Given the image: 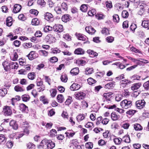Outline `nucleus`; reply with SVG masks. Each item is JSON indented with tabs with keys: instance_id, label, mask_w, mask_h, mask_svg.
Instances as JSON below:
<instances>
[{
	"instance_id": "nucleus-1",
	"label": "nucleus",
	"mask_w": 149,
	"mask_h": 149,
	"mask_svg": "<svg viewBox=\"0 0 149 149\" xmlns=\"http://www.w3.org/2000/svg\"><path fill=\"white\" fill-rule=\"evenodd\" d=\"M132 105L131 101L125 99L121 102L120 105L123 109H127L130 108Z\"/></svg>"
},
{
	"instance_id": "nucleus-2",
	"label": "nucleus",
	"mask_w": 149,
	"mask_h": 149,
	"mask_svg": "<svg viewBox=\"0 0 149 149\" xmlns=\"http://www.w3.org/2000/svg\"><path fill=\"white\" fill-rule=\"evenodd\" d=\"M31 126L29 125L28 122L25 121L22 123V127L23 130V131L27 135H28L29 133V129L30 128Z\"/></svg>"
},
{
	"instance_id": "nucleus-3",
	"label": "nucleus",
	"mask_w": 149,
	"mask_h": 149,
	"mask_svg": "<svg viewBox=\"0 0 149 149\" xmlns=\"http://www.w3.org/2000/svg\"><path fill=\"white\" fill-rule=\"evenodd\" d=\"M74 95L75 98L79 100L84 99L86 96V93L82 91L77 92L75 93Z\"/></svg>"
},
{
	"instance_id": "nucleus-4",
	"label": "nucleus",
	"mask_w": 149,
	"mask_h": 149,
	"mask_svg": "<svg viewBox=\"0 0 149 149\" xmlns=\"http://www.w3.org/2000/svg\"><path fill=\"white\" fill-rule=\"evenodd\" d=\"M53 29L54 31L57 33H60L63 30V26L62 25L56 24L53 26Z\"/></svg>"
},
{
	"instance_id": "nucleus-5",
	"label": "nucleus",
	"mask_w": 149,
	"mask_h": 149,
	"mask_svg": "<svg viewBox=\"0 0 149 149\" xmlns=\"http://www.w3.org/2000/svg\"><path fill=\"white\" fill-rule=\"evenodd\" d=\"M145 104L146 102L144 100H138L135 103L136 107L139 109L143 108L144 107Z\"/></svg>"
},
{
	"instance_id": "nucleus-6",
	"label": "nucleus",
	"mask_w": 149,
	"mask_h": 149,
	"mask_svg": "<svg viewBox=\"0 0 149 149\" xmlns=\"http://www.w3.org/2000/svg\"><path fill=\"white\" fill-rule=\"evenodd\" d=\"M3 112L6 116L10 115L12 114V111L10 107L6 106L3 109Z\"/></svg>"
},
{
	"instance_id": "nucleus-7",
	"label": "nucleus",
	"mask_w": 149,
	"mask_h": 149,
	"mask_svg": "<svg viewBox=\"0 0 149 149\" xmlns=\"http://www.w3.org/2000/svg\"><path fill=\"white\" fill-rule=\"evenodd\" d=\"M38 55L37 53L34 51H31L27 55L29 59L30 60H32L33 59L37 58Z\"/></svg>"
},
{
	"instance_id": "nucleus-8",
	"label": "nucleus",
	"mask_w": 149,
	"mask_h": 149,
	"mask_svg": "<svg viewBox=\"0 0 149 149\" xmlns=\"http://www.w3.org/2000/svg\"><path fill=\"white\" fill-rule=\"evenodd\" d=\"M19 107L20 110L22 112L26 113H28L29 111L28 107L24 104H19Z\"/></svg>"
},
{
	"instance_id": "nucleus-9",
	"label": "nucleus",
	"mask_w": 149,
	"mask_h": 149,
	"mask_svg": "<svg viewBox=\"0 0 149 149\" xmlns=\"http://www.w3.org/2000/svg\"><path fill=\"white\" fill-rule=\"evenodd\" d=\"M113 93L111 92H108L104 93L103 97L104 98L106 101H110L111 99L113 96Z\"/></svg>"
},
{
	"instance_id": "nucleus-10",
	"label": "nucleus",
	"mask_w": 149,
	"mask_h": 149,
	"mask_svg": "<svg viewBox=\"0 0 149 149\" xmlns=\"http://www.w3.org/2000/svg\"><path fill=\"white\" fill-rule=\"evenodd\" d=\"M45 18L47 20L52 22L54 20L53 16L51 13L47 12L45 14Z\"/></svg>"
},
{
	"instance_id": "nucleus-11",
	"label": "nucleus",
	"mask_w": 149,
	"mask_h": 149,
	"mask_svg": "<svg viewBox=\"0 0 149 149\" xmlns=\"http://www.w3.org/2000/svg\"><path fill=\"white\" fill-rule=\"evenodd\" d=\"M2 65L4 67V70L6 71H8L10 68V62L8 63L7 61L3 62L2 63Z\"/></svg>"
},
{
	"instance_id": "nucleus-12",
	"label": "nucleus",
	"mask_w": 149,
	"mask_h": 149,
	"mask_svg": "<svg viewBox=\"0 0 149 149\" xmlns=\"http://www.w3.org/2000/svg\"><path fill=\"white\" fill-rule=\"evenodd\" d=\"M77 38L79 40H85L88 39V38L85 36L80 33H75Z\"/></svg>"
},
{
	"instance_id": "nucleus-13",
	"label": "nucleus",
	"mask_w": 149,
	"mask_h": 149,
	"mask_svg": "<svg viewBox=\"0 0 149 149\" xmlns=\"http://www.w3.org/2000/svg\"><path fill=\"white\" fill-rule=\"evenodd\" d=\"M45 39L47 42L50 43L54 42L56 40L54 37L51 35H49L46 36Z\"/></svg>"
},
{
	"instance_id": "nucleus-14",
	"label": "nucleus",
	"mask_w": 149,
	"mask_h": 149,
	"mask_svg": "<svg viewBox=\"0 0 149 149\" xmlns=\"http://www.w3.org/2000/svg\"><path fill=\"white\" fill-rule=\"evenodd\" d=\"M86 31L89 34L91 35L94 34L96 31L91 26H87L85 28Z\"/></svg>"
},
{
	"instance_id": "nucleus-15",
	"label": "nucleus",
	"mask_w": 149,
	"mask_h": 149,
	"mask_svg": "<svg viewBox=\"0 0 149 149\" xmlns=\"http://www.w3.org/2000/svg\"><path fill=\"white\" fill-rule=\"evenodd\" d=\"M81 88L80 85L77 83H73L70 87V89L71 91H74L79 90Z\"/></svg>"
},
{
	"instance_id": "nucleus-16",
	"label": "nucleus",
	"mask_w": 149,
	"mask_h": 149,
	"mask_svg": "<svg viewBox=\"0 0 149 149\" xmlns=\"http://www.w3.org/2000/svg\"><path fill=\"white\" fill-rule=\"evenodd\" d=\"M42 23V21L37 18L33 19L31 22L32 24L34 25H38L41 24Z\"/></svg>"
},
{
	"instance_id": "nucleus-17",
	"label": "nucleus",
	"mask_w": 149,
	"mask_h": 149,
	"mask_svg": "<svg viewBox=\"0 0 149 149\" xmlns=\"http://www.w3.org/2000/svg\"><path fill=\"white\" fill-rule=\"evenodd\" d=\"M54 10L57 14L62 15L64 13L59 6H57L54 8Z\"/></svg>"
},
{
	"instance_id": "nucleus-18",
	"label": "nucleus",
	"mask_w": 149,
	"mask_h": 149,
	"mask_svg": "<svg viewBox=\"0 0 149 149\" xmlns=\"http://www.w3.org/2000/svg\"><path fill=\"white\" fill-rule=\"evenodd\" d=\"M22 9V6L21 5L19 4H16L14 6V8L13 12L15 13L19 12Z\"/></svg>"
},
{
	"instance_id": "nucleus-19",
	"label": "nucleus",
	"mask_w": 149,
	"mask_h": 149,
	"mask_svg": "<svg viewBox=\"0 0 149 149\" xmlns=\"http://www.w3.org/2000/svg\"><path fill=\"white\" fill-rule=\"evenodd\" d=\"M10 125L14 130H16L18 128V125L14 120H11L10 122Z\"/></svg>"
},
{
	"instance_id": "nucleus-20",
	"label": "nucleus",
	"mask_w": 149,
	"mask_h": 149,
	"mask_svg": "<svg viewBox=\"0 0 149 149\" xmlns=\"http://www.w3.org/2000/svg\"><path fill=\"white\" fill-rule=\"evenodd\" d=\"M86 52L92 58L96 57L98 54L97 53L91 49L88 50Z\"/></svg>"
},
{
	"instance_id": "nucleus-21",
	"label": "nucleus",
	"mask_w": 149,
	"mask_h": 149,
	"mask_svg": "<svg viewBox=\"0 0 149 149\" xmlns=\"http://www.w3.org/2000/svg\"><path fill=\"white\" fill-rule=\"evenodd\" d=\"M71 16L68 14H65L63 15L61 18L62 21L64 22H67L71 19Z\"/></svg>"
},
{
	"instance_id": "nucleus-22",
	"label": "nucleus",
	"mask_w": 149,
	"mask_h": 149,
	"mask_svg": "<svg viewBox=\"0 0 149 149\" xmlns=\"http://www.w3.org/2000/svg\"><path fill=\"white\" fill-rule=\"evenodd\" d=\"M74 53L77 55H82L84 54V50L81 48H78L76 49L74 51Z\"/></svg>"
},
{
	"instance_id": "nucleus-23",
	"label": "nucleus",
	"mask_w": 149,
	"mask_h": 149,
	"mask_svg": "<svg viewBox=\"0 0 149 149\" xmlns=\"http://www.w3.org/2000/svg\"><path fill=\"white\" fill-rule=\"evenodd\" d=\"M141 86V83H136L133 84L131 87V89L133 91L138 89Z\"/></svg>"
},
{
	"instance_id": "nucleus-24",
	"label": "nucleus",
	"mask_w": 149,
	"mask_h": 149,
	"mask_svg": "<svg viewBox=\"0 0 149 149\" xmlns=\"http://www.w3.org/2000/svg\"><path fill=\"white\" fill-rule=\"evenodd\" d=\"M111 117L112 119L113 120H118L120 118L119 115L116 114V113L114 112H112L111 114Z\"/></svg>"
},
{
	"instance_id": "nucleus-25",
	"label": "nucleus",
	"mask_w": 149,
	"mask_h": 149,
	"mask_svg": "<svg viewBox=\"0 0 149 149\" xmlns=\"http://www.w3.org/2000/svg\"><path fill=\"white\" fill-rule=\"evenodd\" d=\"M55 146V143L51 140H49L48 142L47 145L48 149H52Z\"/></svg>"
},
{
	"instance_id": "nucleus-26",
	"label": "nucleus",
	"mask_w": 149,
	"mask_h": 149,
	"mask_svg": "<svg viewBox=\"0 0 149 149\" xmlns=\"http://www.w3.org/2000/svg\"><path fill=\"white\" fill-rule=\"evenodd\" d=\"M79 72V70L78 68H75L71 70L70 71L71 74L73 75H76L78 74Z\"/></svg>"
},
{
	"instance_id": "nucleus-27",
	"label": "nucleus",
	"mask_w": 149,
	"mask_h": 149,
	"mask_svg": "<svg viewBox=\"0 0 149 149\" xmlns=\"http://www.w3.org/2000/svg\"><path fill=\"white\" fill-rule=\"evenodd\" d=\"M40 100L44 104H47L49 103L48 99L44 96H42L40 98Z\"/></svg>"
},
{
	"instance_id": "nucleus-28",
	"label": "nucleus",
	"mask_w": 149,
	"mask_h": 149,
	"mask_svg": "<svg viewBox=\"0 0 149 149\" xmlns=\"http://www.w3.org/2000/svg\"><path fill=\"white\" fill-rule=\"evenodd\" d=\"M141 26L145 28H147L148 29H149V20H144L143 21Z\"/></svg>"
},
{
	"instance_id": "nucleus-29",
	"label": "nucleus",
	"mask_w": 149,
	"mask_h": 149,
	"mask_svg": "<svg viewBox=\"0 0 149 149\" xmlns=\"http://www.w3.org/2000/svg\"><path fill=\"white\" fill-rule=\"evenodd\" d=\"M115 85V82H112L107 84L105 86V88L108 89H110L112 88Z\"/></svg>"
},
{
	"instance_id": "nucleus-30",
	"label": "nucleus",
	"mask_w": 149,
	"mask_h": 149,
	"mask_svg": "<svg viewBox=\"0 0 149 149\" xmlns=\"http://www.w3.org/2000/svg\"><path fill=\"white\" fill-rule=\"evenodd\" d=\"M6 25L8 26H11L12 24V18L11 17H8L6 20Z\"/></svg>"
},
{
	"instance_id": "nucleus-31",
	"label": "nucleus",
	"mask_w": 149,
	"mask_h": 149,
	"mask_svg": "<svg viewBox=\"0 0 149 149\" xmlns=\"http://www.w3.org/2000/svg\"><path fill=\"white\" fill-rule=\"evenodd\" d=\"M21 98L23 101L27 102L30 100V97L28 95L24 94L22 96Z\"/></svg>"
},
{
	"instance_id": "nucleus-32",
	"label": "nucleus",
	"mask_w": 149,
	"mask_h": 149,
	"mask_svg": "<svg viewBox=\"0 0 149 149\" xmlns=\"http://www.w3.org/2000/svg\"><path fill=\"white\" fill-rule=\"evenodd\" d=\"M38 5L41 8L45 7L46 2L44 0H38L37 1Z\"/></svg>"
},
{
	"instance_id": "nucleus-33",
	"label": "nucleus",
	"mask_w": 149,
	"mask_h": 149,
	"mask_svg": "<svg viewBox=\"0 0 149 149\" xmlns=\"http://www.w3.org/2000/svg\"><path fill=\"white\" fill-rule=\"evenodd\" d=\"M15 90L17 92H23L25 90L24 88L19 85L16 86L14 87Z\"/></svg>"
},
{
	"instance_id": "nucleus-34",
	"label": "nucleus",
	"mask_w": 149,
	"mask_h": 149,
	"mask_svg": "<svg viewBox=\"0 0 149 149\" xmlns=\"http://www.w3.org/2000/svg\"><path fill=\"white\" fill-rule=\"evenodd\" d=\"M76 63L79 65L83 66L85 65L86 62L82 59H78L76 60Z\"/></svg>"
},
{
	"instance_id": "nucleus-35",
	"label": "nucleus",
	"mask_w": 149,
	"mask_h": 149,
	"mask_svg": "<svg viewBox=\"0 0 149 149\" xmlns=\"http://www.w3.org/2000/svg\"><path fill=\"white\" fill-rule=\"evenodd\" d=\"M57 99L58 102L62 103L64 101V98L63 95H58L57 97Z\"/></svg>"
},
{
	"instance_id": "nucleus-36",
	"label": "nucleus",
	"mask_w": 149,
	"mask_h": 149,
	"mask_svg": "<svg viewBox=\"0 0 149 149\" xmlns=\"http://www.w3.org/2000/svg\"><path fill=\"white\" fill-rule=\"evenodd\" d=\"M10 68L12 69H17L18 67V64L16 62H10Z\"/></svg>"
},
{
	"instance_id": "nucleus-37",
	"label": "nucleus",
	"mask_w": 149,
	"mask_h": 149,
	"mask_svg": "<svg viewBox=\"0 0 149 149\" xmlns=\"http://www.w3.org/2000/svg\"><path fill=\"white\" fill-rule=\"evenodd\" d=\"M7 93V91L6 88L0 89V96L1 97H4Z\"/></svg>"
},
{
	"instance_id": "nucleus-38",
	"label": "nucleus",
	"mask_w": 149,
	"mask_h": 149,
	"mask_svg": "<svg viewBox=\"0 0 149 149\" xmlns=\"http://www.w3.org/2000/svg\"><path fill=\"white\" fill-rule=\"evenodd\" d=\"M134 127L135 130L139 131L142 130V127L141 125L138 123H136L134 125Z\"/></svg>"
},
{
	"instance_id": "nucleus-39",
	"label": "nucleus",
	"mask_w": 149,
	"mask_h": 149,
	"mask_svg": "<svg viewBox=\"0 0 149 149\" xmlns=\"http://www.w3.org/2000/svg\"><path fill=\"white\" fill-rule=\"evenodd\" d=\"M61 79L62 81L63 82H66L68 80V77L66 74L63 73L61 75Z\"/></svg>"
},
{
	"instance_id": "nucleus-40",
	"label": "nucleus",
	"mask_w": 149,
	"mask_h": 149,
	"mask_svg": "<svg viewBox=\"0 0 149 149\" xmlns=\"http://www.w3.org/2000/svg\"><path fill=\"white\" fill-rule=\"evenodd\" d=\"M36 77V74L34 72H31L29 73L28 75V78L31 80H33Z\"/></svg>"
},
{
	"instance_id": "nucleus-41",
	"label": "nucleus",
	"mask_w": 149,
	"mask_h": 149,
	"mask_svg": "<svg viewBox=\"0 0 149 149\" xmlns=\"http://www.w3.org/2000/svg\"><path fill=\"white\" fill-rule=\"evenodd\" d=\"M88 5L83 4L81 5L80 7V10L83 12H86L87 11L88 8Z\"/></svg>"
},
{
	"instance_id": "nucleus-42",
	"label": "nucleus",
	"mask_w": 149,
	"mask_h": 149,
	"mask_svg": "<svg viewBox=\"0 0 149 149\" xmlns=\"http://www.w3.org/2000/svg\"><path fill=\"white\" fill-rule=\"evenodd\" d=\"M49 140L47 139H45L42 140L41 142L40 143V146H42L44 147L45 145H47L48 142Z\"/></svg>"
},
{
	"instance_id": "nucleus-43",
	"label": "nucleus",
	"mask_w": 149,
	"mask_h": 149,
	"mask_svg": "<svg viewBox=\"0 0 149 149\" xmlns=\"http://www.w3.org/2000/svg\"><path fill=\"white\" fill-rule=\"evenodd\" d=\"M61 6L62 8V9L63 11L65 12L67 11L68 9V7L67 4L64 2H63L61 4Z\"/></svg>"
},
{
	"instance_id": "nucleus-44",
	"label": "nucleus",
	"mask_w": 149,
	"mask_h": 149,
	"mask_svg": "<svg viewBox=\"0 0 149 149\" xmlns=\"http://www.w3.org/2000/svg\"><path fill=\"white\" fill-rule=\"evenodd\" d=\"M123 140L126 143H130V140L129 135H126L124 136L123 138Z\"/></svg>"
},
{
	"instance_id": "nucleus-45",
	"label": "nucleus",
	"mask_w": 149,
	"mask_h": 149,
	"mask_svg": "<svg viewBox=\"0 0 149 149\" xmlns=\"http://www.w3.org/2000/svg\"><path fill=\"white\" fill-rule=\"evenodd\" d=\"M85 146L87 149H91L93 147V144L91 142H88L85 144Z\"/></svg>"
},
{
	"instance_id": "nucleus-46",
	"label": "nucleus",
	"mask_w": 149,
	"mask_h": 149,
	"mask_svg": "<svg viewBox=\"0 0 149 149\" xmlns=\"http://www.w3.org/2000/svg\"><path fill=\"white\" fill-rule=\"evenodd\" d=\"M93 68H87L86 69L85 74L86 75L91 74L93 72Z\"/></svg>"
},
{
	"instance_id": "nucleus-47",
	"label": "nucleus",
	"mask_w": 149,
	"mask_h": 149,
	"mask_svg": "<svg viewBox=\"0 0 149 149\" xmlns=\"http://www.w3.org/2000/svg\"><path fill=\"white\" fill-rule=\"evenodd\" d=\"M96 13V11L95 9H92L89 10L88 13V14L89 16H92L95 15Z\"/></svg>"
},
{
	"instance_id": "nucleus-48",
	"label": "nucleus",
	"mask_w": 149,
	"mask_h": 149,
	"mask_svg": "<svg viewBox=\"0 0 149 149\" xmlns=\"http://www.w3.org/2000/svg\"><path fill=\"white\" fill-rule=\"evenodd\" d=\"M39 54L41 55L45 56H47L48 54V52L44 50H41L38 51Z\"/></svg>"
},
{
	"instance_id": "nucleus-49",
	"label": "nucleus",
	"mask_w": 149,
	"mask_h": 149,
	"mask_svg": "<svg viewBox=\"0 0 149 149\" xmlns=\"http://www.w3.org/2000/svg\"><path fill=\"white\" fill-rule=\"evenodd\" d=\"M71 130H68L66 132H65V134H66L67 136L69 137H72L75 134V133L74 132H71Z\"/></svg>"
},
{
	"instance_id": "nucleus-50",
	"label": "nucleus",
	"mask_w": 149,
	"mask_h": 149,
	"mask_svg": "<svg viewBox=\"0 0 149 149\" xmlns=\"http://www.w3.org/2000/svg\"><path fill=\"white\" fill-rule=\"evenodd\" d=\"M87 81L88 84L90 85H92L96 82V81L95 80L92 78H88L87 79Z\"/></svg>"
},
{
	"instance_id": "nucleus-51",
	"label": "nucleus",
	"mask_w": 149,
	"mask_h": 149,
	"mask_svg": "<svg viewBox=\"0 0 149 149\" xmlns=\"http://www.w3.org/2000/svg\"><path fill=\"white\" fill-rule=\"evenodd\" d=\"M113 21L114 22L118 23L119 21V18L118 15L115 14L113 16Z\"/></svg>"
},
{
	"instance_id": "nucleus-52",
	"label": "nucleus",
	"mask_w": 149,
	"mask_h": 149,
	"mask_svg": "<svg viewBox=\"0 0 149 149\" xmlns=\"http://www.w3.org/2000/svg\"><path fill=\"white\" fill-rule=\"evenodd\" d=\"M122 16L124 18H127L129 16V13L126 10H123L122 13Z\"/></svg>"
},
{
	"instance_id": "nucleus-53",
	"label": "nucleus",
	"mask_w": 149,
	"mask_h": 149,
	"mask_svg": "<svg viewBox=\"0 0 149 149\" xmlns=\"http://www.w3.org/2000/svg\"><path fill=\"white\" fill-rule=\"evenodd\" d=\"M52 29V27L50 26H45L44 28V31L45 32H47L49 31H51Z\"/></svg>"
},
{
	"instance_id": "nucleus-54",
	"label": "nucleus",
	"mask_w": 149,
	"mask_h": 149,
	"mask_svg": "<svg viewBox=\"0 0 149 149\" xmlns=\"http://www.w3.org/2000/svg\"><path fill=\"white\" fill-rule=\"evenodd\" d=\"M143 86L146 90H149V80L144 83Z\"/></svg>"
},
{
	"instance_id": "nucleus-55",
	"label": "nucleus",
	"mask_w": 149,
	"mask_h": 149,
	"mask_svg": "<svg viewBox=\"0 0 149 149\" xmlns=\"http://www.w3.org/2000/svg\"><path fill=\"white\" fill-rule=\"evenodd\" d=\"M6 141V137L4 135L0 134V144L3 143Z\"/></svg>"
},
{
	"instance_id": "nucleus-56",
	"label": "nucleus",
	"mask_w": 149,
	"mask_h": 149,
	"mask_svg": "<svg viewBox=\"0 0 149 149\" xmlns=\"http://www.w3.org/2000/svg\"><path fill=\"white\" fill-rule=\"evenodd\" d=\"M141 77V76L136 74H135L130 77V78L131 79H132L133 80H139Z\"/></svg>"
},
{
	"instance_id": "nucleus-57",
	"label": "nucleus",
	"mask_w": 149,
	"mask_h": 149,
	"mask_svg": "<svg viewBox=\"0 0 149 149\" xmlns=\"http://www.w3.org/2000/svg\"><path fill=\"white\" fill-rule=\"evenodd\" d=\"M13 145V142L11 140L8 141L6 143V146L8 148H11Z\"/></svg>"
},
{
	"instance_id": "nucleus-58",
	"label": "nucleus",
	"mask_w": 149,
	"mask_h": 149,
	"mask_svg": "<svg viewBox=\"0 0 149 149\" xmlns=\"http://www.w3.org/2000/svg\"><path fill=\"white\" fill-rule=\"evenodd\" d=\"M85 118L84 114H80L78 115L76 117L78 121L83 120Z\"/></svg>"
},
{
	"instance_id": "nucleus-59",
	"label": "nucleus",
	"mask_w": 149,
	"mask_h": 149,
	"mask_svg": "<svg viewBox=\"0 0 149 149\" xmlns=\"http://www.w3.org/2000/svg\"><path fill=\"white\" fill-rule=\"evenodd\" d=\"M71 143L73 144L75 147L79 144V142L78 141V140L76 139L72 140L70 141Z\"/></svg>"
},
{
	"instance_id": "nucleus-60",
	"label": "nucleus",
	"mask_w": 149,
	"mask_h": 149,
	"mask_svg": "<svg viewBox=\"0 0 149 149\" xmlns=\"http://www.w3.org/2000/svg\"><path fill=\"white\" fill-rule=\"evenodd\" d=\"M35 145L31 143H29L27 145L28 149H34Z\"/></svg>"
},
{
	"instance_id": "nucleus-61",
	"label": "nucleus",
	"mask_w": 149,
	"mask_h": 149,
	"mask_svg": "<svg viewBox=\"0 0 149 149\" xmlns=\"http://www.w3.org/2000/svg\"><path fill=\"white\" fill-rule=\"evenodd\" d=\"M132 81L129 80L125 79L121 80L120 81V83H123L126 84L128 85V84H130Z\"/></svg>"
},
{
	"instance_id": "nucleus-62",
	"label": "nucleus",
	"mask_w": 149,
	"mask_h": 149,
	"mask_svg": "<svg viewBox=\"0 0 149 149\" xmlns=\"http://www.w3.org/2000/svg\"><path fill=\"white\" fill-rule=\"evenodd\" d=\"M55 113V110L54 109H52L50 111H49L48 114L49 116H52L54 115Z\"/></svg>"
},
{
	"instance_id": "nucleus-63",
	"label": "nucleus",
	"mask_w": 149,
	"mask_h": 149,
	"mask_svg": "<svg viewBox=\"0 0 149 149\" xmlns=\"http://www.w3.org/2000/svg\"><path fill=\"white\" fill-rule=\"evenodd\" d=\"M96 18L98 19H103L104 17V16L102 14H97L95 15Z\"/></svg>"
},
{
	"instance_id": "nucleus-64",
	"label": "nucleus",
	"mask_w": 149,
	"mask_h": 149,
	"mask_svg": "<svg viewBox=\"0 0 149 149\" xmlns=\"http://www.w3.org/2000/svg\"><path fill=\"white\" fill-rule=\"evenodd\" d=\"M122 141L121 139L119 138H115L113 139V141L116 144H120L121 141Z\"/></svg>"
}]
</instances>
